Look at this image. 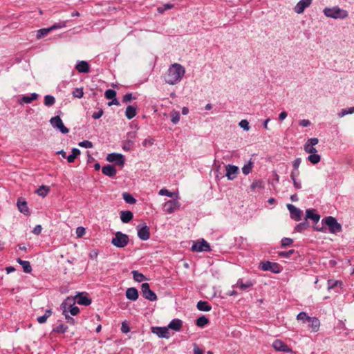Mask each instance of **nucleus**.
<instances>
[{
    "mask_svg": "<svg viewBox=\"0 0 354 354\" xmlns=\"http://www.w3.org/2000/svg\"><path fill=\"white\" fill-rule=\"evenodd\" d=\"M185 74V68L178 63H174L169 66L165 74L164 80L169 85L178 84Z\"/></svg>",
    "mask_w": 354,
    "mask_h": 354,
    "instance_id": "nucleus-1",
    "label": "nucleus"
},
{
    "mask_svg": "<svg viewBox=\"0 0 354 354\" xmlns=\"http://www.w3.org/2000/svg\"><path fill=\"white\" fill-rule=\"evenodd\" d=\"M323 12L326 17L334 19H345L348 17V11L338 6L326 7Z\"/></svg>",
    "mask_w": 354,
    "mask_h": 354,
    "instance_id": "nucleus-2",
    "label": "nucleus"
},
{
    "mask_svg": "<svg viewBox=\"0 0 354 354\" xmlns=\"http://www.w3.org/2000/svg\"><path fill=\"white\" fill-rule=\"evenodd\" d=\"M75 304V301L73 297H67L61 305L63 314L70 313L73 316L77 315L80 312V309Z\"/></svg>",
    "mask_w": 354,
    "mask_h": 354,
    "instance_id": "nucleus-3",
    "label": "nucleus"
},
{
    "mask_svg": "<svg viewBox=\"0 0 354 354\" xmlns=\"http://www.w3.org/2000/svg\"><path fill=\"white\" fill-rule=\"evenodd\" d=\"M322 223L328 227L329 232L331 234H336L342 231V225L335 217L326 216L322 219Z\"/></svg>",
    "mask_w": 354,
    "mask_h": 354,
    "instance_id": "nucleus-4",
    "label": "nucleus"
},
{
    "mask_svg": "<svg viewBox=\"0 0 354 354\" xmlns=\"http://www.w3.org/2000/svg\"><path fill=\"white\" fill-rule=\"evenodd\" d=\"M129 242V236L122 232H117L111 239V244L116 248H123L126 247Z\"/></svg>",
    "mask_w": 354,
    "mask_h": 354,
    "instance_id": "nucleus-5",
    "label": "nucleus"
},
{
    "mask_svg": "<svg viewBox=\"0 0 354 354\" xmlns=\"http://www.w3.org/2000/svg\"><path fill=\"white\" fill-rule=\"evenodd\" d=\"M66 21H60L58 23L53 24L50 27L39 29L37 32V38L41 39L46 36L48 34H49L51 31L54 30L65 28L66 26Z\"/></svg>",
    "mask_w": 354,
    "mask_h": 354,
    "instance_id": "nucleus-6",
    "label": "nucleus"
},
{
    "mask_svg": "<svg viewBox=\"0 0 354 354\" xmlns=\"http://www.w3.org/2000/svg\"><path fill=\"white\" fill-rule=\"evenodd\" d=\"M192 250L193 252H209L211 250L209 244L203 239L197 241L193 242L192 246Z\"/></svg>",
    "mask_w": 354,
    "mask_h": 354,
    "instance_id": "nucleus-7",
    "label": "nucleus"
},
{
    "mask_svg": "<svg viewBox=\"0 0 354 354\" xmlns=\"http://www.w3.org/2000/svg\"><path fill=\"white\" fill-rule=\"evenodd\" d=\"M50 123L53 128L59 130L62 133L66 134L69 131L68 129L64 126L59 116L53 117L50 120Z\"/></svg>",
    "mask_w": 354,
    "mask_h": 354,
    "instance_id": "nucleus-8",
    "label": "nucleus"
},
{
    "mask_svg": "<svg viewBox=\"0 0 354 354\" xmlns=\"http://www.w3.org/2000/svg\"><path fill=\"white\" fill-rule=\"evenodd\" d=\"M259 268L263 271H271L273 273H279L281 268L277 263H273L268 261L261 262Z\"/></svg>",
    "mask_w": 354,
    "mask_h": 354,
    "instance_id": "nucleus-9",
    "label": "nucleus"
},
{
    "mask_svg": "<svg viewBox=\"0 0 354 354\" xmlns=\"http://www.w3.org/2000/svg\"><path fill=\"white\" fill-rule=\"evenodd\" d=\"M141 290L143 297L151 301L157 300V296L156 293L150 289L149 284L148 283H143L141 286Z\"/></svg>",
    "mask_w": 354,
    "mask_h": 354,
    "instance_id": "nucleus-10",
    "label": "nucleus"
},
{
    "mask_svg": "<svg viewBox=\"0 0 354 354\" xmlns=\"http://www.w3.org/2000/svg\"><path fill=\"white\" fill-rule=\"evenodd\" d=\"M106 160L110 162H114L118 166L123 167L125 159L122 154L112 153L107 155Z\"/></svg>",
    "mask_w": 354,
    "mask_h": 354,
    "instance_id": "nucleus-11",
    "label": "nucleus"
},
{
    "mask_svg": "<svg viewBox=\"0 0 354 354\" xmlns=\"http://www.w3.org/2000/svg\"><path fill=\"white\" fill-rule=\"evenodd\" d=\"M138 236L142 241H147L150 237L149 227L146 225H138L137 226Z\"/></svg>",
    "mask_w": 354,
    "mask_h": 354,
    "instance_id": "nucleus-12",
    "label": "nucleus"
},
{
    "mask_svg": "<svg viewBox=\"0 0 354 354\" xmlns=\"http://www.w3.org/2000/svg\"><path fill=\"white\" fill-rule=\"evenodd\" d=\"M180 204L178 200H169L164 205V210L168 214H172L180 208Z\"/></svg>",
    "mask_w": 354,
    "mask_h": 354,
    "instance_id": "nucleus-13",
    "label": "nucleus"
},
{
    "mask_svg": "<svg viewBox=\"0 0 354 354\" xmlns=\"http://www.w3.org/2000/svg\"><path fill=\"white\" fill-rule=\"evenodd\" d=\"M151 331L160 338L168 339L171 336L168 327H152Z\"/></svg>",
    "mask_w": 354,
    "mask_h": 354,
    "instance_id": "nucleus-14",
    "label": "nucleus"
},
{
    "mask_svg": "<svg viewBox=\"0 0 354 354\" xmlns=\"http://www.w3.org/2000/svg\"><path fill=\"white\" fill-rule=\"evenodd\" d=\"M225 176L230 180L235 179L239 174V169L237 166L233 165H227L225 166Z\"/></svg>",
    "mask_w": 354,
    "mask_h": 354,
    "instance_id": "nucleus-15",
    "label": "nucleus"
},
{
    "mask_svg": "<svg viewBox=\"0 0 354 354\" xmlns=\"http://www.w3.org/2000/svg\"><path fill=\"white\" fill-rule=\"evenodd\" d=\"M312 3V0H300L295 6L294 11L297 14H302L305 9Z\"/></svg>",
    "mask_w": 354,
    "mask_h": 354,
    "instance_id": "nucleus-16",
    "label": "nucleus"
},
{
    "mask_svg": "<svg viewBox=\"0 0 354 354\" xmlns=\"http://www.w3.org/2000/svg\"><path fill=\"white\" fill-rule=\"evenodd\" d=\"M287 208L290 212V216L295 221H299L301 217V211L292 204H288Z\"/></svg>",
    "mask_w": 354,
    "mask_h": 354,
    "instance_id": "nucleus-17",
    "label": "nucleus"
},
{
    "mask_svg": "<svg viewBox=\"0 0 354 354\" xmlns=\"http://www.w3.org/2000/svg\"><path fill=\"white\" fill-rule=\"evenodd\" d=\"M73 299L80 305L88 306L91 304V299L83 293H78Z\"/></svg>",
    "mask_w": 354,
    "mask_h": 354,
    "instance_id": "nucleus-18",
    "label": "nucleus"
},
{
    "mask_svg": "<svg viewBox=\"0 0 354 354\" xmlns=\"http://www.w3.org/2000/svg\"><path fill=\"white\" fill-rule=\"evenodd\" d=\"M254 285V283L251 281H247L246 282H243L242 279H239L234 286L233 287L238 288L241 290L245 291L249 288L252 287Z\"/></svg>",
    "mask_w": 354,
    "mask_h": 354,
    "instance_id": "nucleus-19",
    "label": "nucleus"
},
{
    "mask_svg": "<svg viewBox=\"0 0 354 354\" xmlns=\"http://www.w3.org/2000/svg\"><path fill=\"white\" fill-rule=\"evenodd\" d=\"M126 297L131 301H136L138 298V291L136 288H129L125 292Z\"/></svg>",
    "mask_w": 354,
    "mask_h": 354,
    "instance_id": "nucleus-20",
    "label": "nucleus"
},
{
    "mask_svg": "<svg viewBox=\"0 0 354 354\" xmlns=\"http://www.w3.org/2000/svg\"><path fill=\"white\" fill-rule=\"evenodd\" d=\"M273 348L278 351H283L288 352L289 351V348L287 345H286L281 340L276 339L272 343Z\"/></svg>",
    "mask_w": 354,
    "mask_h": 354,
    "instance_id": "nucleus-21",
    "label": "nucleus"
},
{
    "mask_svg": "<svg viewBox=\"0 0 354 354\" xmlns=\"http://www.w3.org/2000/svg\"><path fill=\"white\" fill-rule=\"evenodd\" d=\"M308 327L311 329L313 332H317L319 329L320 322L318 318L315 317H312L311 319L308 322Z\"/></svg>",
    "mask_w": 354,
    "mask_h": 354,
    "instance_id": "nucleus-22",
    "label": "nucleus"
},
{
    "mask_svg": "<svg viewBox=\"0 0 354 354\" xmlns=\"http://www.w3.org/2000/svg\"><path fill=\"white\" fill-rule=\"evenodd\" d=\"M183 326V322L179 319H172L168 324V328L175 331H179Z\"/></svg>",
    "mask_w": 354,
    "mask_h": 354,
    "instance_id": "nucleus-23",
    "label": "nucleus"
},
{
    "mask_svg": "<svg viewBox=\"0 0 354 354\" xmlns=\"http://www.w3.org/2000/svg\"><path fill=\"white\" fill-rule=\"evenodd\" d=\"M75 68L79 73H87L89 72V65L86 61L77 62Z\"/></svg>",
    "mask_w": 354,
    "mask_h": 354,
    "instance_id": "nucleus-24",
    "label": "nucleus"
},
{
    "mask_svg": "<svg viewBox=\"0 0 354 354\" xmlns=\"http://www.w3.org/2000/svg\"><path fill=\"white\" fill-rule=\"evenodd\" d=\"M102 172L107 176L113 177L116 174V169L113 165H107L102 167Z\"/></svg>",
    "mask_w": 354,
    "mask_h": 354,
    "instance_id": "nucleus-25",
    "label": "nucleus"
},
{
    "mask_svg": "<svg viewBox=\"0 0 354 354\" xmlns=\"http://www.w3.org/2000/svg\"><path fill=\"white\" fill-rule=\"evenodd\" d=\"M306 216L307 218L313 220L315 223H317L320 219V216L316 213L315 209H307L306 212Z\"/></svg>",
    "mask_w": 354,
    "mask_h": 354,
    "instance_id": "nucleus-26",
    "label": "nucleus"
},
{
    "mask_svg": "<svg viewBox=\"0 0 354 354\" xmlns=\"http://www.w3.org/2000/svg\"><path fill=\"white\" fill-rule=\"evenodd\" d=\"M38 97V95L35 93H31L30 95H24L21 97L20 103H26L29 104L31 103L33 100H36Z\"/></svg>",
    "mask_w": 354,
    "mask_h": 354,
    "instance_id": "nucleus-27",
    "label": "nucleus"
},
{
    "mask_svg": "<svg viewBox=\"0 0 354 354\" xmlns=\"http://www.w3.org/2000/svg\"><path fill=\"white\" fill-rule=\"evenodd\" d=\"M133 217L131 211H122L120 214V219L122 223H127L130 222Z\"/></svg>",
    "mask_w": 354,
    "mask_h": 354,
    "instance_id": "nucleus-28",
    "label": "nucleus"
},
{
    "mask_svg": "<svg viewBox=\"0 0 354 354\" xmlns=\"http://www.w3.org/2000/svg\"><path fill=\"white\" fill-rule=\"evenodd\" d=\"M17 207L20 212L24 214L25 215H29L30 211L29 208L27 205V203L26 201H17Z\"/></svg>",
    "mask_w": 354,
    "mask_h": 354,
    "instance_id": "nucleus-29",
    "label": "nucleus"
},
{
    "mask_svg": "<svg viewBox=\"0 0 354 354\" xmlns=\"http://www.w3.org/2000/svg\"><path fill=\"white\" fill-rule=\"evenodd\" d=\"M17 261L22 266L24 272L30 273L32 272V267L29 261L21 259H17Z\"/></svg>",
    "mask_w": 354,
    "mask_h": 354,
    "instance_id": "nucleus-30",
    "label": "nucleus"
},
{
    "mask_svg": "<svg viewBox=\"0 0 354 354\" xmlns=\"http://www.w3.org/2000/svg\"><path fill=\"white\" fill-rule=\"evenodd\" d=\"M197 308L201 311L208 312L212 309V306L209 304L207 301H199L197 303Z\"/></svg>",
    "mask_w": 354,
    "mask_h": 354,
    "instance_id": "nucleus-31",
    "label": "nucleus"
},
{
    "mask_svg": "<svg viewBox=\"0 0 354 354\" xmlns=\"http://www.w3.org/2000/svg\"><path fill=\"white\" fill-rule=\"evenodd\" d=\"M136 115V107L133 106H128L125 111V116L131 120Z\"/></svg>",
    "mask_w": 354,
    "mask_h": 354,
    "instance_id": "nucleus-32",
    "label": "nucleus"
},
{
    "mask_svg": "<svg viewBox=\"0 0 354 354\" xmlns=\"http://www.w3.org/2000/svg\"><path fill=\"white\" fill-rule=\"evenodd\" d=\"M80 154V151L77 148H73L71 151V154L67 156L66 159L69 163L75 161V158Z\"/></svg>",
    "mask_w": 354,
    "mask_h": 354,
    "instance_id": "nucleus-33",
    "label": "nucleus"
},
{
    "mask_svg": "<svg viewBox=\"0 0 354 354\" xmlns=\"http://www.w3.org/2000/svg\"><path fill=\"white\" fill-rule=\"evenodd\" d=\"M327 284H328V290H330L332 289H334L335 287H337V286L341 287L342 285V283L341 281H339V280L328 279L327 281Z\"/></svg>",
    "mask_w": 354,
    "mask_h": 354,
    "instance_id": "nucleus-34",
    "label": "nucleus"
},
{
    "mask_svg": "<svg viewBox=\"0 0 354 354\" xmlns=\"http://www.w3.org/2000/svg\"><path fill=\"white\" fill-rule=\"evenodd\" d=\"M312 317H310L308 315V314L306 312H300L297 315V319L298 321H301L303 323H308L310 319H311Z\"/></svg>",
    "mask_w": 354,
    "mask_h": 354,
    "instance_id": "nucleus-35",
    "label": "nucleus"
},
{
    "mask_svg": "<svg viewBox=\"0 0 354 354\" xmlns=\"http://www.w3.org/2000/svg\"><path fill=\"white\" fill-rule=\"evenodd\" d=\"M308 160L312 164L315 165L320 162L321 156L317 153H310L308 157Z\"/></svg>",
    "mask_w": 354,
    "mask_h": 354,
    "instance_id": "nucleus-36",
    "label": "nucleus"
},
{
    "mask_svg": "<svg viewBox=\"0 0 354 354\" xmlns=\"http://www.w3.org/2000/svg\"><path fill=\"white\" fill-rule=\"evenodd\" d=\"M250 188L252 191H254L257 188L263 189L264 183L261 180H254L251 184Z\"/></svg>",
    "mask_w": 354,
    "mask_h": 354,
    "instance_id": "nucleus-37",
    "label": "nucleus"
},
{
    "mask_svg": "<svg viewBox=\"0 0 354 354\" xmlns=\"http://www.w3.org/2000/svg\"><path fill=\"white\" fill-rule=\"evenodd\" d=\"M122 198L124 201L128 204H134L136 202V200L134 198V197L127 192L122 194Z\"/></svg>",
    "mask_w": 354,
    "mask_h": 354,
    "instance_id": "nucleus-38",
    "label": "nucleus"
},
{
    "mask_svg": "<svg viewBox=\"0 0 354 354\" xmlns=\"http://www.w3.org/2000/svg\"><path fill=\"white\" fill-rule=\"evenodd\" d=\"M131 273L133 274V279L137 282H142L145 279V275L137 270H133Z\"/></svg>",
    "mask_w": 354,
    "mask_h": 354,
    "instance_id": "nucleus-39",
    "label": "nucleus"
},
{
    "mask_svg": "<svg viewBox=\"0 0 354 354\" xmlns=\"http://www.w3.org/2000/svg\"><path fill=\"white\" fill-rule=\"evenodd\" d=\"M55 102V99L53 95H47L44 97V104L47 106H53Z\"/></svg>",
    "mask_w": 354,
    "mask_h": 354,
    "instance_id": "nucleus-40",
    "label": "nucleus"
},
{
    "mask_svg": "<svg viewBox=\"0 0 354 354\" xmlns=\"http://www.w3.org/2000/svg\"><path fill=\"white\" fill-rule=\"evenodd\" d=\"M171 121L173 124H177L180 120V113L177 111H172L170 113Z\"/></svg>",
    "mask_w": 354,
    "mask_h": 354,
    "instance_id": "nucleus-41",
    "label": "nucleus"
},
{
    "mask_svg": "<svg viewBox=\"0 0 354 354\" xmlns=\"http://www.w3.org/2000/svg\"><path fill=\"white\" fill-rule=\"evenodd\" d=\"M209 322V320L207 317L205 316H201L198 317L196 320V325L199 327H203L205 326L207 323Z\"/></svg>",
    "mask_w": 354,
    "mask_h": 354,
    "instance_id": "nucleus-42",
    "label": "nucleus"
},
{
    "mask_svg": "<svg viewBox=\"0 0 354 354\" xmlns=\"http://www.w3.org/2000/svg\"><path fill=\"white\" fill-rule=\"evenodd\" d=\"M49 192V188L46 186H41L37 190V193L38 195L43 197L46 196Z\"/></svg>",
    "mask_w": 354,
    "mask_h": 354,
    "instance_id": "nucleus-43",
    "label": "nucleus"
},
{
    "mask_svg": "<svg viewBox=\"0 0 354 354\" xmlns=\"http://www.w3.org/2000/svg\"><path fill=\"white\" fill-rule=\"evenodd\" d=\"M293 243V240L290 238H283L281 241V245L282 248L290 246Z\"/></svg>",
    "mask_w": 354,
    "mask_h": 354,
    "instance_id": "nucleus-44",
    "label": "nucleus"
},
{
    "mask_svg": "<svg viewBox=\"0 0 354 354\" xmlns=\"http://www.w3.org/2000/svg\"><path fill=\"white\" fill-rule=\"evenodd\" d=\"M290 178L292 179V181L293 183L294 187L296 189H300L301 188V183L300 181L297 180L294 176V172H292L290 174Z\"/></svg>",
    "mask_w": 354,
    "mask_h": 354,
    "instance_id": "nucleus-45",
    "label": "nucleus"
},
{
    "mask_svg": "<svg viewBox=\"0 0 354 354\" xmlns=\"http://www.w3.org/2000/svg\"><path fill=\"white\" fill-rule=\"evenodd\" d=\"M72 94L74 97L82 98L84 95L83 88H75Z\"/></svg>",
    "mask_w": 354,
    "mask_h": 354,
    "instance_id": "nucleus-46",
    "label": "nucleus"
},
{
    "mask_svg": "<svg viewBox=\"0 0 354 354\" xmlns=\"http://www.w3.org/2000/svg\"><path fill=\"white\" fill-rule=\"evenodd\" d=\"M105 97L109 100H111L116 96V92L113 89H108L104 93Z\"/></svg>",
    "mask_w": 354,
    "mask_h": 354,
    "instance_id": "nucleus-47",
    "label": "nucleus"
},
{
    "mask_svg": "<svg viewBox=\"0 0 354 354\" xmlns=\"http://www.w3.org/2000/svg\"><path fill=\"white\" fill-rule=\"evenodd\" d=\"M252 164L251 162H249L248 164L245 165L242 167V171H243V174H245V175L249 174L252 171Z\"/></svg>",
    "mask_w": 354,
    "mask_h": 354,
    "instance_id": "nucleus-48",
    "label": "nucleus"
},
{
    "mask_svg": "<svg viewBox=\"0 0 354 354\" xmlns=\"http://www.w3.org/2000/svg\"><path fill=\"white\" fill-rule=\"evenodd\" d=\"M304 149L306 153H310V154L317 152V149L313 146H311L307 143H305V145L304 146Z\"/></svg>",
    "mask_w": 354,
    "mask_h": 354,
    "instance_id": "nucleus-49",
    "label": "nucleus"
},
{
    "mask_svg": "<svg viewBox=\"0 0 354 354\" xmlns=\"http://www.w3.org/2000/svg\"><path fill=\"white\" fill-rule=\"evenodd\" d=\"M295 252V250H290L289 251L286 252H279L278 253L279 256L284 258H289L292 254Z\"/></svg>",
    "mask_w": 354,
    "mask_h": 354,
    "instance_id": "nucleus-50",
    "label": "nucleus"
},
{
    "mask_svg": "<svg viewBox=\"0 0 354 354\" xmlns=\"http://www.w3.org/2000/svg\"><path fill=\"white\" fill-rule=\"evenodd\" d=\"M67 326L62 324L57 326L54 330L57 333H64L67 330Z\"/></svg>",
    "mask_w": 354,
    "mask_h": 354,
    "instance_id": "nucleus-51",
    "label": "nucleus"
},
{
    "mask_svg": "<svg viewBox=\"0 0 354 354\" xmlns=\"http://www.w3.org/2000/svg\"><path fill=\"white\" fill-rule=\"evenodd\" d=\"M79 146L82 147L89 149V148L93 147V144L91 141L83 140V141L79 142Z\"/></svg>",
    "mask_w": 354,
    "mask_h": 354,
    "instance_id": "nucleus-52",
    "label": "nucleus"
},
{
    "mask_svg": "<svg viewBox=\"0 0 354 354\" xmlns=\"http://www.w3.org/2000/svg\"><path fill=\"white\" fill-rule=\"evenodd\" d=\"M159 195L160 196H167L168 197H173L174 196V193L172 192H170L169 190H167V189H161L159 192H158Z\"/></svg>",
    "mask_w": 354,
    "mask_h": 354,
    "instance_id": "nucleus-53",
    "label": "nucleus"
},
{
    "mask_svg": "<svg viewBox=\"0 0 354 354\" xmlns=\"http://www.w3.org/2000/svg\"><path fill=\"white\" fill-rule=\"evenodd\" d=\"M76 235L80 238L85 234L86 230L84 227L80 226L76 228Z\"/></svg>",
    "mask_w": 354,
    "mask_h": 354,
    "instance_id": "nucleus-54",
    "label": "nucleus"
},
{
    "mask_svg": "<svg viewBox=\"0 0 354 354\" xmlns=\"http://www.w3.org/2000/svg\"><path fill=\"white\" fill-rule=\"evenodd\" d=\"M239 126L241 128H242L243 129H244L245 131H248L250 129L249 122L246 120H242L239 122Z\"/></svg>",
    "mask_w": 354,
    "mask_h": 354,
    "instance_id": "nucleus-55",
    "label": "nucleus"
},
{
    "mask_svg": "<svg viewBox=\"0 0 354 354\" xmlns=\"http://www.w3.org/2000/svg\"><path fill=\"white\" fill-rule=\"evenodd\" d=\"M308 227L306 223H300L295 227V230L297 232H301L304 230Z\"/></svg>",
    "mask_w": 354,
    "mask_h": 354,
    "instance_id": "nucleus-56",
    "label": "nucleus"
},
{
    "mask_svg": "<svg viewBox=\"0 0 354 354\" xmlns=\"http://www.w3.org/2000/svg\"><path fill=\"white\" fill-rule=\"evenodd\" d=\"M103 113H104L103 110L100 109L97 111H95L93 113L92 118L95 120L99 119L100 118H101L102 116Z\"/></svg>",
    "mask_w": 354,
    "mask_h": 354,
    "instance_id": "nucleus-57",
    "label": "nucleus"
},
{
    "mask_svg": "<svg viewBox=\"0 0 354 354\" xmlns=\"http://www.w3.org/2000/svg\"><path fill=\"white\" fill-rule=\"evenodd\" d=\"M133 142L131 140H129L123 145V149L125 151H129L133 147Z\"/></svg>",
    "mask_w": 354,
    "mask_h": 354,
    "instance_id": "nucleus-58",
    "label": "nucleus"
},
{
    "mask_svg": "<svg viewBox=\"0 0 354 354\" xmlns=\"http://www.w3.org/2000/svg\"><path fill=\"white\" fill-rule=\"evenodd\" d=\"M311 124V122L309 120L303 119L299 121V125L303 127H309Z\"/></svg>",
    "mask_w": 354,
    "mask_h": 354,
    "instance_id": "nucleus-59",
    "label": "nucleus"
},
{
    "mask_svg": "<svg viewBox=\"0 0 354 354\" xmlns=\"http://www.w3.org/2000/svg\"><path fill=\"white\" fill-rule=\"evenodd\" d=\"M153 144V140L152 138H147L142 142V145L145 147L151 146Z\"/></svg>",
    "mask_w": 354,
    "mask_h": 354,
    "instance_id": "nucleus-60",
    "label": "nucleus"
},
{
    "mask_svg": "<svg viewBox=\"0 0 354 354\" xmlns=\"http://www.w3.org/2000/svg\"><path fill=\"white\" fill-rule=\"evenodd\" d=\"M319 142V140L317 138H312L308 140V141L306 142L311 146H315L317 145Z\"/></svg>",
    "mask_w": 354,
    "mask_h": 354,
    "instance_id": "nucleus-61",
    "label": "nucleus"
},
{
    "mask_svg": "<svg viewBox=\"0 0 354 354\" xmlns=\"http://www.w3.org/2000/svg\"><path fill=\"white\" fill-rule=\"evenodd\" d=\"M301 160L300 158H296L293 162H292V167L295 170H297L300 164H301Z\"/></svg>",
    "mask_w": 354,
    "mask_h": 354,
    "instance_id": "nucleus-62",
    "label": "nucleus"
},
{
    "mask_svg": "<svg viewBox=\"0 0 354 354\" xmlns=\"http://www.w3.org/2000/svg\"><path fill=\"white\" fill-rule=\"evenodd\" d=\"M133 99V97L131 93H127L126 95H124L122 101L124 103H127Z\"/></svg>",
    "mask_w": 354,
    "mask_h": 354,
    "instance_id": "nucleus-63",
    "label": "nucleus"
},
{
    "mask_svg": "<svg viewBox=\"0 0 354 354\" xmlns=\"http://www.w3.org/2000/svg\"><path fill=\"white\" fill-rule=\"evenodd\" d=\"M41 230H42L41 226L40 225H37L34 227V229L32 230V233L36 234V235H39L41 233Z\"/></svg>",
    "mask_w": 354,
    "mask_h": 354,
    "instance_id": "nucleus-64",
    "label": "nucleus"
}]
</instances>
